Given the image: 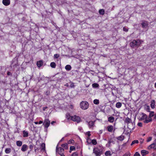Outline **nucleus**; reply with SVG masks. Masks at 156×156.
<instances>
[{
  "label": "nucleus",
  "instance_id": "f257e3e1",
  "mask_svg": "<svg viewBox=\"0 0 156 156\" xmlns=\"http://www.w3.org/2000/svg\"><path fill=\"white\" fill-rule=\"evenodd\" d=\"M104 149L102 146L98 145L93 148V153L95 156H101L103 153Z\"/></svg>",
  "mask_w": 156,
  "mask_h": 156
},
{
  "label": "nucleus",
  "instance_id": "f03ea898",
  "mask_svg": "<svg viewBox=\"0 0 156 156\" xmlns=\"http://www.w3.org/2000/svg\"><path fill=\"white\" fill-rule=\"evenodd\" d=\"M143 41L142 40H134L131 42L130 44L131 47L134 48L135 46H139L141 44Z\"/></svg>",
  "mask_w": 156,
  "mask_h": 156
},
{
  "label": "nucleus",
  "instance_id": "7ed1b4c3",
  "mask_svg": "<svg viewBox=\"0 0 156 156\" xmlns=\"http://www.w3.org/2000/svg\"><path fill=\"white\" fill-rule=\"evenodd\" d=\"M89 106V104L88 103L85 101H83L80 104V108L83 110L87 109L88 108Z\"/></svg>",
  "mask_w": 156,
  "mask_h": 156
},
{
  "label": "nucleus",
  "instance_id": "20e7f679",
  "mask_svg": "<svg viewBox=\"0 0 156 156\" xmlns=\"http://www.w3.org/2000/svg\"><path fill=\"white\" fill-rule=\"evenodd\" d=\"M154 115V112H151L149 114V117H148L147 119L144 121V122L145 123H147L151 122L152 121L151 117H153Z\"/></svg>",
  "mask_w": 156,
  "mask_h": 156
},
{
  "label": "nucleus",
  "instance_id": "39448f33",
  "mask_svg": "<svg viewBox=\"0 0 156 156\" xmlns=\"http://www.w3.org/2000/svg\"><path fill=\"white\" fill-rule=\"evenodd\" d=\"M71 120L75 122H76L77 123L79 122L81 120L80 118L78 116L76 115L72 116Z\"/></svg>",
  "mask_w": 156,
  "mask_h": 156
},
{
  "label": "nucleus",
  "instance_id": "423d86ee",
  "mask_svg": "<svg viewBox=\"0 0 156 156\" xmlns=\"http://www.w3.org/2000/svg\"><path fill=\"white\" fill-rule=\"evenodd\" d=\"M148 117H147V115L143 113H142L140 114V116H139V120H144V121L145 120H146L147 119Z\"/></svg>",
  "mask_w": 156,
  "mask_h": 156
},
{
  "label": "nucleus",
  "instance_id": "0eeeda50",
  "mask_svg": "<svg viewBox=\"0 0 156 156\" xmlns=\"http://www.w3.org/2000/svg\"><path fill=\"white\" fill-rule=\"evenodd\" d=\"M147 149L149 150L152 149L154 150H156V139L154 141L152 144L148 146Z\"/></svg>",
  "mask_w": 156,
  "mask_h": 156
},
{
  "label": "nucleus",
  "instance_id": "6e6552de",
  "mask_svg": "<svg viewBox=\"0 0 156 156\" xmlns=\"http://www.w3.org/2000/svg\"><path fill=\"white\" fill-rule=\"evenodd\" d=\"M50 121L48 119H45L43 123L45 128H48L50 124Z\"/></svg>",
  "mask_w": 156,
  "mask_h": 156
},
{
  "label": "nucleus",
  "instance_id": "1a4fd4ad",
  "mask_svg": "<svg viewBox=\"0 0 156 156\" xmlns=\"http://www.w3.org/2000/svg\"><path fill=\"white\" fill-rule=\"evenodd\" d=\"M64 149L61 147H58V146L56 147V154L58 153L59 155L63 154Z\"/></svg>",
  "mask_w": 156,
  "mask_h": 156
},
{
  "label": "nucleus",
  "instance_id": "9d476101",
  "mask_svg": "<svg viewBox=\"0 0 156 156\" xmlns=\"http://www.w3.org/2000/svg\"><path fill=\"white\" fill-rule=\"evenodd\" d=\"M3 4L5 6H8L10 3V0H3Z\"/></svg>",
  "mask_w": 156,
  "mask_h": 156
},
{
  "label": "nucleus",
  "instance_id": "9b49d317",
  "mask_svg": "<svg viewBox=\"0 0 156 156\" xmlns=\"http://www.w3.org/2000/svg\"><path fill=\"white\" fill-rule=\"evenodd\" d=\"M28 148V147L26 144H23V145L21 148V150L23 152H25L27 151Z\"/></svg>",
  "mask_w": 156,
  "mask_h": 156
},
{
  "label": "nucleus",
  "instance_id": "f8f14e48",
  "mask_svg": "<svg viewBox=\"0 0 156 156\" xmlns=\"http://www.w3.org/2000/svg\"><path fill=\"white\" fill-rule=\"evenodd\" d=\"M115 118L112 116L109 117L108 118V121L111 123H112L114 121Z\"/></svg>",
  "mask_w": 156,
  "mask_h": 156
},
{
  "label": "nucleus",
  "instance_id": "ddd939ff",
  "mask_svg": "<svg viewBox=\"0 0 156 156\" xmlns=\"http://www.w3.org/2000/svg\"><path fill=\"white\" fill-rule=\"evenodd\" d=\"M141 155L143 156H144L146 154L149 153V152L145 150H142L141 151Z\"/></svg>",
  "mask_w": 156,
  "mask_h": 156
},
{
  "label": "nucleus",
  "instance_id": "4468645a",
  "mask_svg": "<svg viewBox=\"0 0 156 156\" xmlns=\"http://www.w3.org/2000/svg\"><path fill=\"white\" fill-rule=\"evenodd\" d=\"M125 122L128 124H129V123H131V124L133 125V124H132V122H131V119L128 117H127L126 119L125 120Z\"/></svg>",
  "mask_w": 156,
  "mask_h": 156
},
{
  "label": "nucleus",
  "instance_id": "2eb2a0df",
  "mask_svg": "<svg viewBox=\"0 0 156 156\" xmlns=\"http://www.w3.org/2000/svg\"><path fill=\"white\" fill-rule=\"evenodd\" d=\"M141 25L143 27L145 28L148 26V23L147 22L144 21L142 23Z\"/></svg>",
  "mask_w": 156,
  "mask_h": 156
},
{
  "label": "nucleus",
  "instance_id": "dca6fc26",
  "mask_svg": "<svg viewBox=\"0 0 156 156\" xmlns=\"http://www.w3.org/2000/svg\"><path fill=\"white\" fill-rule=\"evenodd\" d=\"M43 62L41 60L37 62V66L39 67H41L43 65Z\"/></svg>",
  "mask_w": 156,
  "mask_h": 156
},
{
  "label": "nucleus",
  "instance_id": "f3484780",
  "mask_svg": "<svg viewBox=\"0 0 156 156\" xmlns=\"http://www.w3.org/2000/svg\"><path fill=\"white\" fill-rule=\"evenodd\" d=\"M108 131L109 132L112 131L113 129V126H109L107 127Z\"/></svg>",
  "mask_w": 156,
  "mask_h": 156
},
{
  "label": "nucleus",
  "instance_id": "a211bd4d",
  "mask_svg": "<svg viewBox=\"0 0 156 156\" xmlns=\"http://www.w3.org/2000/svg\"><path fill=\"white\" fill-rule=\"evenodd\" d=\"M155 101L154 100H152L151 102V106L152 108H155Z\"/></svg>",
  "mask_w": 156,
  "mask_h": 156
},
{
  "label": "nucleus",
  "instance_id": "6ab92c4d",
  "mask_svg": "<svg viewBox=\"0 0 156 156\" xmlns=\"http://www.w3.org/2000/svg\"><path fill=\"white\" fill-rule=\"evenodd\" d=\"M89 127L90 128H92L94 125V122L93 121H90L88 123Z\"/></svg>",
  "mask_w": 156,
  "mask_h": 156
},
{
  "label": "nucleus",
  "instance_id": "aec40b11",
  "mask_svg": "<svg viewBox=\"0 0 156 156\" xmlns=\"http://www.w3.org/2000/svg\"><path fill=\"white\" fill-rule=\"evenodd\" d=\"M23 137H27L28 136V133L27 131L25 130H23Z\"/></svg>",
  "mask_w": 156,
  "mask_h": 156
},
{
  "label": "nucleus",
  "instance_id": "412c9836",
  "mask_svg": "<svg viewBox=\"0 0 156 156\" xmlns=\"http://www.w3.org/2000/svg\"><path fill=\"white\" fill-rule=\"evenodd\" d=\"M16 144L17 146L20 147L22 144V141L20 140L17 141L16 142Z\"/></svg>",
  "mask_w": 156,
  "mask_h": 156
},
{
  "label": "nucleus",
  "instance_id": "4be33fe9",
  "mask_svg": "<svg viewBox=\"0 0 156 156\" xmlns=\"http://www.w3.org/2000/svg\"><path fill=\"white\" fill-rule=\"evenodd\" d=\"M65 69L68 71L70 70L71 69V67L70 65H67L65 66Z\"/></svg>",
  "mask_w": 156,
  "mask_h": 156
},
{
  "label": "nucleus",
  "instance_id": "5701e85b",
  "mask_svg": "<svg viewBox=\"0 0 156 156\" xmlns=\"http://www.w3.org/2000/svg\"><path fill=\"white\" fill-rule=\"evenodd\" d=\"M122 104L120 102H117L115 105V106L118 108H120L122 106Z\"/></svg>",
  "mask_w": 156,
  "mask_h": 156
},
{
  "label": "nucleus",
  "instance_id": "b1692460",
  "mask_svg": "<svg viewBox=\"0 0 156 156\" xmlns=\"http://www.w3.org/2000/svg\"><path fill=\"white\" fill-rule=\"evenodd\" d=\"M69 113H67L66 114V118L68 120H71V117Z\"/></svg>",
  "mask_w": 156,
  "mask_h": 156
},
{
  "label": "nucleus",
  "instance_id": "393cba45",
  "mask_svg": "<svg viewBox=\"0 0 156 156\" xmlns=\"http://www.w3.org/2000/svg\"><path fill=\"white\" fill-rule=\"evenodd\" d=\"M93 102L95 105H98L99 103V101L98 99H95L94 100Z\"/></svg>",
  "mask_w": 156,
  "mask_h": 156
},
{
  "label": "nucleus",
  "instance_id": "a878e982",
  "mask_svg": "<svg viewBox=\"0 0 156 156\" xmlns=\"http://www.w3.org/2000/svg\"><path fill=\"white\" fill-rule=\"evenodd\" d=\"M124 139V137L123 136H120L117 137V139L120 141H122Z\"/></svg>",
  "mask_w": 156,
  "mask_h": 156
},
{
  "label": "nucleus",
  "instance_id": "bb28decb",
  "mask_svg": "<svg viewBox=\"0 0 156 156\" xmlns=\"http://www.w3.org/2000/svg\"><path fill=\"white\" fill-rule=\"evenodd\" d=\"M111 154V152L110 151H107L105 153V155L106 156H110Z\"/></svg>",
  "mask_w": 156,
  "mask_h": 156
},
{
  "label": "nucleus",
  "instance_id": "cd10ccee",
  "mask_svg": "<svg viewBox=\"0 0 156 156\" xmlns=\"http://www.w3.org/2000/svg\"><path fill=\"white\" fill-rule=\"evenodd\" d=\"M11 151V149L9 148H7L5 150V152L6 154L9 153Z\"/></svg>",
  "mask_w": 156,
  "mask_h": 156
},
{
  "label": "nucleus",
  "instance_id": "c85d7f7f",
  "mask_svg": "<svg viewBox=\"0 0 156 156\" xmlns=\"http://www.w3.org/2000/svg\"><path fill=\"white\" fill-rule=\"evenodd\" d=\"M50 66L53 68H55L56 67V65L55 62H52L50 64Z\"/></svg>",
  "mask_w": 156,
  "mask_h": 156
},
{
  "label": "nucleus",
  "instance_id": "c756f323",
  "mask_svg": "<svg viewBox=\"0 0 156 156\" xmlns=\"http://www.w3.org/2000/svg\"><path fill=\"white\" fill-rule=\"evenodd\" d=\"M99 13L100 14L103 15L105 13V11L103 9H101L99 10Z\"/></svg>",
  "mask_w": 156,
  "mask_h": 156
},
{
  "label": "nucleus",
  "instance_id": "7c9ffc66",
  "mask_svg": "<svg viewBox=\"0 0 156 156\" xmlns=\"http://www.w3.org/2000/svg\"><path fill=\"white\" fill-rule=\"evenodd\" d=\"M41 150H44L45 149V144L44 143H42L41 145Z\"/></svg>",
  "mask_w": 156,
  "mask_h": 156
},
{
  "label": "nucleus",
  "instance_id": "2f4dec72",
  "mask_svg": "<svg viewBox=\"0 0 156 156\" xmlns=\"http://www.w3.org/2000/svg\"><path fill=\"white\" fill-rule=\"evenodd\" d=\"M92 87L94 88H97L99 86V85L97 83H94L92 85Z\"/></svg>",
  "mask_w": 156,
  "mask_h": 156
},
{
  "label": "nucleus",
  "instance_id": "473e14b6",
  "mask_svg": "<svg viewBox=\"0 0 156 156\" xmlns=\"http://www.w3.org/2000/svg\"><path fill=\"white\" fill-rule=\"evenodd\" d=\"M75 150V147L74 146H71L70 147L69 152H71L72 151H74Z\"/></svg>",
  "mask_w": 156,
  "mask_h": 156
},
{
  "label": "nucleus",
  "instance_id": "72a5a7b5",
  "mask_svg": "<svg viewBox=\"0 0 156 156\" xmlns=\"http://www.w3.org/2000/svg\"><path fill=\"white\" fill-rule=\"evenodd\" d=\"M91 143L93 144L94 145H95L97 144V141L95 139L92 140L91 141Z\"/></svg>",
  "mask_w": 156,
  "mask_h": 156
},
{
  "label": "nucleus",
  "instance_id": "f704fd0d",
  "mask_svg": "<svg viewBox=\"0 0 156 156\" xmlns=\"http://www.w3.org/2000/svg\"><path fill=\"white\" fill-rule=\"evenodd\" d=\"M138 140H134L132 141L131 144V145H132L135 144H138Z\"/></svg>",
  "mask_w": 156,
  "mask_h": 156
},
{
  "label": "nucleus",
  "instance_id": "c9c22d12",
  "mask_svg": "<svg viewBox=\"0 0 156 156\" xmlns=\"http://www.w3.org/2000/svg\"><path fill=\"white\" fill-rule=\"evenodd\" d=\"M145 109L146 110V111L147 112H149L150 108V107L147 105H146L145 107Z\"/></svg>",
  "mask_w": 156,
  "mask_h": 156
},
{
  "label": "nucleus",
  "instance_id": "e433bc0d",
  "mask_svg": "<svg viewBox=\"0 0 156 156\" xmlns=\"http://www.w3.org/2000/svg\"><path fill=\"white\" fill-rule=\"evenodd\" d=\"M131 155V154L129 152H127L126 154H125L124 155H123L122 156H130Z\"/></svg>",
  "mask_w": 156,
  "mask_h": 156
},
{
  "label": "nucleus",
  "instance_id": "4c0bfd02",
  "mask_svg": "<svg viewBox=\"0 0 156 156\" xmlns=\"http://www.w3.org/2000/svg\"><path fill=\"white\" fill-rule=\"evenodd\" d=\"M71 156H78V154L77 152L73 153L71 154Z\"/></svg>",
  "mask_w": 156,
  "mask_h": 156
},
{
  "label": "nucleus",
  "instance_id": "58836bf2",
  "mask_svg": "<svg viewBox=\"0 0 156 156\" xmlns=\"http://www.w3.org/2000/svg\"><path fill=\"white\" fill-rule=\"evenodd\" d=\"M59 56V55L58 54H55L54 55V58H58Z\"/></svg>",
  "mask_w": 156,
  "mask_h": 156
},
{
  "label": "nucleus",
  "instance_id": "ea45409f",
  "mask_svg": "<svg viewBox=\"0 0 156 156\" xmlns=\"http://www.w3.org/2000/svg\"><path fill=\"white\" fill-rule=\"evenodd\" d=\"M85 134L86 135H87L88 137H89L91 135L90 132V131L86 132Z\"/></svg>",
  "mask_w": 156,
  "mask_h": 156
},
{
  "label": "nucleus",
  "instance_id": "a19ab883",
  "mask_svg": "<svg viewBox=\"0 0 156 156\" xmlns=\"http://www.w3.org/2000/svg\"><path fill=\"white\" fill-rule=\"evenodd\" d=\"M134 156H140V155L138 152H136L134 155Z\"/></svg>",
  "mask_w": 156,
  "mask_h": 156
},
{
  "label": "nucleus",
  "instance_id": "79ce46f5",
  "mask_svg": "<svg viewBox=\"0 0 156 156\" xmlns=\"http://www.w3.org/2000/svg\"><path fill=\"white\" fill-rule=\"evenodd\" d=\"M67 144H64L62 145V147L66 148L67 147Z\"/></svg>",
  "mask_w": 156,
  "mask_h": 156
},
{
  "label": "nucleus",
  "instance_id": "37998d69",
  "mask_svg": "<svg viewBox=\"0 0 156 156\" xmlns=\"http://www.w3.org/2000/svg\"><path fill=\"white\" fill-rule=\"evenodd\" d=\"M152 140V137H150L148 138V139L147 140V142H150Z\"/></svg>",
  "mask_w": 156,
  "mask_h": 156
},
{
  "label": "nucleus",
  "instance_id": "c03bdc74",
  "mask_svg": "<svg viewBox=\"0 0 156 156\" xmlns=\"http://www.w3.org/2000/svg\"><path fill=\"white\" fill-rule=\"evenodd\" d=\"M123 30L124 31H125V32H127L128 31V29L126 27H124L123 28Z\"/></svg>",
  "mask_w": 156,
  "mask_h": 156
},
{
  "label": "nucleus",
  "instance_id": "a18cd8bd",
  "mask_svg": "<svg viewBox=\"0 0 156 156\" xmlns=\"http://www.w3.org/2000/svg\"><path fill=\"white\" fill-rule=\"evenodd\" d=\"M111 142L110 141H108V144H106V147H109L110 146V144L111 143Z\"/></svg>",
  "mask_w": 156,
  "mask_h": 156
},
{
  "label": "nucleus",
  "instance_id": "49530a36",
  "mask_svg": "<svg viewBox=\"0 0 156 156\" xmlns=\"http://www.w3.org/2000/svg\"><path fill=\"white\" fill-rule=\"evenodd\" d=\"M74 142V141L73 140H70L69 141L68 143L69 144H71V143H73Z\"/></svg>",
  "mask_w": 156,
  "mask_h": 156
},
{
  "label": "nucleus",
  "instance_id": "de8ad7c7",
  "mask_svg": "<svg viewBox=\"0 0 156 156\" xmlns=\"http://www.w3.org/2000/svg\"><path fill=\"white\" fill-rule=\"evenodd\" d=\"M78 129L81 132H83V129L82 127H78Z\"/></svg>",
  "mask_w": 156,
  "mask_h": 156
},
{
  "label": "nucleus",
  "instance_id": "09e8293b",
  "mask_svg": "<svg viewBox=\"0 0 156 156\" xmlns=\"http://www.w3.org/2000/svg\"><path fill=\"white\" fill-rule=\"evenodd\" d=\"M138 125L140 127H141L142 126V124L141 122H139L138 123Z\"/></svg>",
  "mask_w": 156,
  "mask_h": 156
},
{
  "label": "nucleus",
  "instance_id": "8fccbe9b",
  "mask_svg": "<svg viewBox=\"0 0 156 156\" xmlns=\"http://www.w3.org/2000/svg\"><path fill=\"white\" fill-rule=\"evenodd\" d=\"M152 155L153 156H156V152H154L152 153Z\"/></svg>",
  "mask_w": 156,
  "mask_h": 156
},
{
  "label": "nucleus",
  "instance_id": "3c124183",
  "mask_svg": "<svg viewBox=\"0 0 156 156\" xmlns=\"http://www.w3.org/2000/svg\"><path fill=\"white\" fill-rule=\"evenodd\" d=\"M33 147V146L32 145H30V149H32Z\"/></svg>",
  "mask_w": 156,
  "mask_h": 156
},
{
  "label": "nucleus",
  "instance_id": "603ef678",
  "mask_svg": "<svg viewBox=\"0 0 156 156\" xmlns=\"http://www.w3.org/2000/svg\"><path fill=\"white\" fill-rule=\"evenodd\" d=\"M43 123V122L42 121H40L39 122H38V124H41L42 123Z\"/></svg>",
  "mask_w": 156,
  "mask_h": 156
},
{
  "label": "nucleus",
  "instance_id": "864d4df0",
  "mask_svg": "<svg viewBox=\"0 0 156 156\" xmlns=\"http://www.w3.org/2000/svg\"><path fill=\"white\" fill-rule=\"evenodd\" d=\"M55 122V121H53L51 122V123L52 125H53V124Z\"/></svg>",
  "mask_w": 156,
  "mask_h": 156
},
{
  "label": "nucleus",
  "instance_id": "5fc2aeb1",
  "mask_svg": "<svg viewBox=\"0 0 156 156\" xmlns=\"http://www.w3.org/2000/svg\"><path fill=\"white\" fill-rule=\"evenodd\" d=\"M102 133V130H100L99 131V133L101 134Z\"/></svg>",
  "mask_w": 156,
  "mask_h": 156
},
{
  "label": "nucleus",
  "instance_id": "6e6d98bb",
  "mask_svg": "<svg viewBox=\"0 0 156 156\" xmlns=\"http://www.w3.org/2000/svg\"><path fill=\"white\" fill-rule=\"evenodd\" d=\"M34 123L36 124H38V122H34Z\"/></svg>",
  "mask_w": 156,
  "mask_h": 156
},
{
  "label": "nucleus",
  "instance_id": "4d7b16f0",
  "mask_svg": "<svg viewBox=\"0 0 156 156\" xmlns=\"http://www.w3.org/2000/svg\"><path fill=\"white\" fill-rule=\"evenodd\" d=\"M47 108V107L43 108V110H45V108Z\"/></svg>",
  "mask_w": 156,
  "mask_h": 156
},
{
  "label": "nucleus",
  "instance_id": "13d9d810",
  "mask_svg": "<svg viewBox=\"0 0 156 156\" xmlns=\"http://www.w3.org/2000/svg\"><path fill=\"white\" fill-rule=\"evenodd\" d=\"M89 138H88L87 139V142H88V140H89Z\"/></svg>",
  "mask_w": 156,
  "mask_h": 156
},
{
  "label": "nucleus",
  "instance_id": "bf43d9fd",
  "mask_svg": "<svg viewBox=\"0 0 156 156\" xmlns=\"http://www.w3.org/2000/svg\"><path fill=\"white\" fill-rule=\"evenodd\" d=\"M60 156H65L63 154H62L60 155Z\"/></svg>",
  "mask_w": 156,
  "mask_h": 156
},
{
  "label": "nucleus",
  "instance_id": "052dcab7",
  "mask_svg": "<svg viewBox=\"0 0 156 156\" xmlns=\"http://www.w3.org/2000/svg\"><path fill=\"white\" fill-rule=\"evenodd\" d=\"M155 87L156 88V83L155 84Z\"/></svg>",
  "mask_w": 156,
  "mask_h": 156
},
{
  "label": "nucleus",
  "instance_id": "680f3d73",
  "mask_svg": "<svg viewBox=\"0 0 156 156\" xmlns=\"http://www.w3.org/2000/svg\"><path fill=\"white\" fill-rule=\"evenodd\" d=\"M58 154V153H57V154H56L57 156H57Z\"/></svg>",
  "mask_w": 156,
  "mask_h": 156
},
{
  "label": "nucleus",
  "instance_id": "e2e57ef3",
  "mask_svg": "<svg viewBox=\"0 0 156 156\" xmlns=\"http://www.w3.org/2000/svg\"><path fill=\"white\" fill-rule=\"evenodd\" d=\"M155 135L156 136V133H155Z\"/></svg>",
  "mask_w": 156,
  "mask_h": 156
},
{
  "label": "nucleus",
  "instance_id": "0e129e2a",
  "mask_svg": "<svg viewBox=\"0 0 156 156\" xmlns=\"http://www.w3.org/2000/svg\"><path fill=\"white\" fill-rule=\"evenodd\" d=\"M8 75L9 74V73H8Z\"/></svg>",
  "mask_w": 156,
  "mask_h": 156
},
{
  "label": "nucleus",
  "instance_id": "69168bd1",
  "mask_svg": "<svg viewBox=\"0 0 156 156\" xmlns=\"http://www.w3.org/2000/svg\"><path fill=\"white\" fill-rule=\"evenodd\" d=\"M8 75L9 74V73H8Z\"/></svg>",
  "mask_w": 156,
  "mask_h": 156
}]
</instances>
